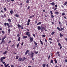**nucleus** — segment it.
<instances>
[{
  "label": "nucleus",
  "instance_id": "nucleus-15",
  "mask_svg": "<svg viewBox=\"0 0 67 67\" xmlns=\"http://www.w3.org/2000/svg\"><path fill=\"white\" fill-rule=\"evenodd\" d=\"M2 41L0 43V44H2L3 43H4L5 42V41H4V40H2Z\"/></svg>",
  "mask_w": 67,
  "mask_h": 67
},
{
  "label": "nucleus",
  "instance_id": "nucleus-26",
  "mask_svg": "<svg viewBox=\"0 0 67 67\" xmlns=\"http://www.w3.org/2000/svg\"><path fill=\"white\" fill-rule=\"evenodd\" d=\"M55 14H59V12H55Z\"/></svg>",
  "mask_w": 67,
  "mask_h": 67
},
{
  "label": "nucleus",
  "instance_id": "nucleus-61",
  "mask_svg": "<svg viewBox=\"0 0 67 67\" xmlns=\"http://www.w3.org/2000/svg\"><path fill=\"white\" fill-rule=\"evenodd\" d=\"M11 67H14V65H11Z\"/></svg>",
  "mask_w": 67,
  "mask_h": 67
},
{
  "label": "nucleus",
  "instance_id": "nucleus-44",
  "mask_svg": "<svg viewBox=\"0 0 67 67\" xmlns=\"http://www.w3.org/2000/svg\"><path fill=\"white\" fill-rule=\"evenodd\" d=\"M4 17H7V15H6V14H4Z\"/></svg>",
  "mask_w": 67,
  "mask_h": 67
},
{
  "label": "nucleus",
  "instance_id": "nucleus-3",
  "mask_svg": "<svg viewBox=\"0 0 67 67\" xmlns=\"http://www.w3.org/2000/svg\"><path fill=\"white\" fill-rule=\"evenodd\" d=\"M5 59V57H2L0 59L1 61H3L4 59Z\"/></svg>",
  "mask_w": 67,
  "mask_h": 67
},
{
  "label": "nucleus",
  "instance_id": "nucleus-25",
  "mask_svg": "<svg viewBox=\"0 0 67 67\" xmlns=\"http://www.w3.org/2000/svg\"><path fill=\"white\" fill-rule=\"evenodd\" d=\"M34 44H35V45H36L37 44V43H36V42H35L34 41Z\"/></svg>",
  "mask_w": 67,
  "mask_h": 67
},
{
  "label": "nucleus",
  "instance_id": "nucleus-24",
  "mask_svg": "<svg viewBox=\"0 0 67 67\" xmlns=\"http://www.w3.org/2000/svg\"><path fill=\"white\" fill-rule=\"evenodd\" d=\"M41 24V22H40L37 24V25H40V24Z\"/></svg>",
  "mask_w": 67,
  "mask_h": 67
},
{
  "label": "nucleus",
  "instance_id": "nucleus-28",
  "mask_svg": "<svg viewBox=\"0 0 67 67\" xmlns=\"http://www.w3.org/2000/svg\"><path fill=\"white\" fill-rule=\"evenodd\" d=\"M10 13L11 14H13V10H10Z\"/></svg>",
  "mask_w": 67,
  "mask_h": 67
},
{
  "label": "nucleus",
  "instance_id": "nucleus-36",
  "mask_svg": "<svg viewBox=\"0 0 67 67\" xmlns=\"http://www.w3.org/2000/svg\"><path fill=\"white\" fill-rule=\"evenodd\" d=\"M50 63H53V60H52L50 62Z\"/></svg>",
  "mask_w": 67,
  "mask_h": 67
},
{
  "label": "nucleus",
  "instance_id": "nucleus-9",
  "mask_svg": "<svg viewBox=\"0 0 67 67\" xmlns=\"http://www.w3.org/2000/svg\"><path fill=\"white\" fill-rule=\"evenodd\" d=\"M53 6H54L55 4L54 2H52L50 3Z\"/></svg>",
  "mask_w": 67,
  "mask_h": 67
},
{
  "label": "nucleus",
  "instance_id": "nucleus-57",
  "mask_svg": "<svg viewBox=\"0 0 67 67\" xmlns=\"http://www.w3.org/2000/svg\"><path fill=\"white\" fill-rule=\"evenodd\" d=\"M30 8V6H28L27 7V9H29Z\"/></svg>",
  "mask_w": 67,
  "mask_h": 67
},
{
  "label": "nucleus",
  "instance_id": "nucleus-2",
  "mask_svg": "<svg viewBox=\"0 0 67 67\" xmlns=\"http://www.w3.org/2000/svg\"><path fill=\"white\" fill-rule=\"evenodd\" d=\"M30 41V42H32L33 41V37H30L29 38Z\"/></svg>",
  "mask_w": 67,
  "mask_h": 67
},
{
  "label": "nucleus",
  "instance_id": "nucleus-8",
  "mask_svg": "<svg viewBox=\"0 0 67 67\" xmlns=\"http://www.w3.org/2000/svg\"><path fill=\"white\" fill-rule=\"evenodd\" d=\"M29 50H27L25 53V55H27V53H29Z\"/></svg>",
  "mask_w": 67,
  "mask_h": 67
},
{
  "label": "nucleus",
  "instance_id": "nucleus-62",
  "mask_svg": "<svg viewBox=\"0 0 67 67\" xmlns=\"http://www.w3.org/2000/svg\"><path fill=\"white\" fill-rule=\"evenodd\" d=\"M64 61L65 62H67V60L65 59Z\"/></svg>",
  "mask_w": 67,
  "mask_h": 67
},
{
  "label": "nucleus",
  "instance_id": "nucleus-63",
  "mask_svg": "<svg viewBox=\"0 0 67 67\" xmlns=\"http://www.w3.org/2000/svg\"><path fill=\"white\" fill-rule=\"evenodd\" d=\"M21 46H23V43L22 42L21 44Z\"/></svg>",
  "mask_w": 67,
  "mask_h": 67
},
{
  "label": "nucleus",
  "instance_id": "nucleus-29",
  "mask_svg": "<svg viewBox=\"0 0 67 67\" xmlns=\"http://www.w3.org/2000/svg\"><path fill=\"white\" fill-rule=\"evenodd\" d=\"M57 29L58 30V31H60V28L59 27H57Z\"/></svg>",
  "mask_w": 67,
  "mask_h": 67
},
{
  "label": "nucleus",
  "instance_id": "nucleus-35",
  "mask_svg": "<svg viewBox=\"0 0 67 67\" xmlns=\"http://www.w3.org/2000/svg\"><path fill=\"white\" fill-rule=\"evenodd\" d=\"M19 57V56L18 55L16 56V59H18Z\"/></svg>",
  "mask_w": 67,
  "mask_h": 67
},
{
  "label": "nucleus",
  "instance_id": "nucleus-33",
  "mask_svg": "<svg viewBox=\"0 0 67 67\" xmlns=\"http://www.w3.org/2000/svg\"><path fill=\"white\" fill-rule=\"evenodd\" d=\"M51 18H53V17H54V15H53V14L51 15Z\"/></svg>",
  "mask_w": 67,
  "mask_h": 67
},
{
  "label": "nucleus",
  "instance_id": "nucleus-6",
  "mask_svg": "<svg viewBox=\"0 0 67 67\" xmlns=\"http://www.w3.org/2000/svg\"><path fill=\"white\" fill-rule=\"evenodd\" d=\"M31 58H33L34 57V53H32L31 54Z\"/></svg>",
  "mask_w": 67,
  "mask_h": 67
},
{
  "label": "nucleus",
  "instance_id": "nucleus-1",
  "mask_svg": "<svg viewBox=\"0 0 67 67\" xmlns=\"http://www.w3.org/2000/svg\"><path fill=\"white\" fill-rule=\"evenodd\" d=\"M7 25V26H8V29H10V26H9V24L8 23H5L4 24V25L5 26H6Z\"/></svg>",
  "mask_w": 67,
  "mask_h": 67
},
{
  "label": "nucleus",
  "instance_id": "nucleus-37",
  "mask_svg": "<svg viewBox=\"0 0 67 67\" xmlns=\"http://www.w3.org/2000/svg\"><path fill=\"white\" fill-rule=\"evenodd\" d=\"M50 13H51V15L53 14V12H52V11L51 10L50 11Z\"/></svg>",
  "mask_w": 67,
  "mask_h": 67
},
{
  "label": "nucleus",
  "instance_id": "nucleus-50",
  "mask_svg": "<svg viewBox=\"0 0 67 67\" xmlns=\"http://www.w3.org/2000/svg\"><path fill=\"white\" fill-rule=\"evenodd\" d=\"M2 31V33H3V34H4V33L5 32H4V31Z\"/></svg>",
  "mask_w": 67,
  "mask_h": 67
},
{
  "label": "nucleus",
  "instance_id": "nucleus-54",
  "mask_svg": "<svg viewBox=\"0 0 67 67\" xmlns=\"http://www.w3.org/2000/svg\"><path fill=\"white\" fill-rule=\"evenodd\" d=\"M4 39H5L4 38V37H3V38H2V40H4Z\"/></svg>",
  "mask_w": 67,
  "mask_h": 67
},
{
  "label": "nucleus",
  "instance_id": "nucleus-4",
  "mask_svg": "<svg viewBox=\"0 0 67 67\" xmlns=\"http://www.w3.org/2000/svg\"><path fill=\"white\" fill-rule=\"evenodd\" d=\"M45 27H44L42 26L41 27V31H43L44 30H45Z\"/></svg>",
  "mask_w": 67,
  "mask_h": 67
},
{
  "label": "nucleus",
  "instance_id": "nucleus-48",
  "mask_svg": "<svg viewBox=\"0 0 67 67\" xmlns=\"http://www.w3.org/2000/svg\"><path fill=\"white\" fill-rule=\"evenodd\" d=\"M49 40H50V41H52V39L51 38H49Z\"/></svg>",
  "mask_w": 67,
  "mask_h": 67
},
{
  "label": "nucleus",
  "instance_id": "nucleus-42",
  "mask_svg": "<svg viewBox=\"0 0 67 67\" xmlns=\"http://www.w3.org/2000/svg\"><path fill=\"white\" fill-rule=\"evenodd\" d=\"M62 15H65V13H62Z\"/></svg>",
  "mask_w": 67,
  "mask_h": 67
},
{
  "label": "nucleus",
  "instance_id": "nucleus-21",
  "mask_svg": "<svg viewBox=\"0 0 67 67\" xmlns=\"http://www.w3.org/2000/svg\"><path fill=\"white\" fill-rule=\"evenodd\" d=\"M17 26L18 27H21V25H20V24H18L17 25Z\"/></svg>",
  "mask_w": 67,
  "mask_h": 67
},
{
  "label": "nucleus",
  "instance_id": "nucleus-13",
  "mask_svg": "<svg viewBox=\"0 0 67 67\" xmlns=\"http://www.w3.org/2000/svg\"><path fill=\"white\" fill-rule=\"evenodd\" d=\"M22 58H20L18 59V61L20 62V61H22Z\"/></svg>",
  "mask_w": 67,
  "mask_h": 67
},
{
  "label": "nucleus",
  "instance_id": "nucleus-59",
  "mask_svg": "<svg viewBox=\"0 0 67 67\" xmlns=\"http://www.w3.org/2000/svg\"><path fill=\"white\" fill-rule=\"evenodd\" d=\"M8 32H10L11 31V30H10V29H8Z\"/></svg>",
  "mask_w": 67,
  "mask_h": 67
},
{
  "label": "nucleus",
  "instance_id": "nucleus-58",
  "mask_svg": "<svg viewBox=\"0 0 67 67\" xmlns=\"http://www.w3.org/2000/svg\"><path fill=\"white\" fill-rule=\"evenodd\" d=\"M6 37H7V36H5L4 38L5 39V38Z\"/></svg>",
  "mask_w": 67,
  "mask_h": 67
},
{
  "label": "nucleus",
  "instance_id": "nucleus-16",
  "mask_svg": "<svg viewBox=\"0 0 67 67\" xmlns=\"http://www.w3.org/2000/svg\"><path fill=\"white\" fill-rule=\"evenodd\" d=\"M40 42L41 43V45H43V42H42V41L41 40H40Z\"/></svg>",
  "mask_w": 67,
  "mask_h": 67
},
{
  "label": "nucleus",
  "instance_id": "nucleus-56",
  "mask_svg": "<svg viewBox=\"0 0 67 67\" xmlns=\"http://www.w3.org/2000/svg\"><path fill=\"white\" fill-rule=\"evenodd\" d=\"M58 45L59 46H61V44H60V43H58Z\"/></svg>",
  "mask_w": 67,
  "mask_h": 67
},
{
  "label": "nucleus",
  "instance_id": "nucleus-39",
  "mask_svg": "<svg viewBox=\"0 0 67 67\" xmlns=\"http://www.w3.org/2000/svg\"><path fill=\"white\" fill-rule=\"evenodd\" d=\"M9 64H8L7 65H5V67H8V66H9Z\"/></svg>",
  "mask_w": 67,
  "mask_h": 67
},
{
  "label": "nucleus",
  "instance_id": "nucleus-53",
  "mask_svg": "<svg viewBox=\"0 0 67 67\" xmlns=\"http://www.w3.org/2000/svg\"><path fill=\"white\" fill-rule=\"evenodd\" d=\"M62 47H62V46H60V49H62Z\"/></svg>",
  "mask_w": 67,
  "mask_h": 67
},
{
  "label": "nucleus",
  "instance_id": "nucleus-46",
  "mask_svg": "<svg viewBox=\"0 0 67 67\" xmlns=\"http://www.w3.org/2000/svg\"><path fill=\"white\" fill-rule=\"evenodd\" d=\"M17 37H19L20 36V35L19 34H18V35H17Z\"/></svg>",
  "mask_w": 67,
  "mask_h": 67
},
{
  "label": "nucleus",
  "instance_id": "nucleus-31",
  "mask_svg": "<svg viewBox=\"0 0 67 67\" xmlns=\"http://www.w3.org/2000/svg\"><path fill=\"white\" fill-rule=\"evenodd\" d=\"M29 33V31L27 32L26 33V35L27 36L28 35V34Z\"/></svg>",
  "mask_w": 67,
  "mask_h": 67
},
{
  "label": "nucleus",
  "instance_id": "nucleus-34",
  "mask_svg": "<svg viewBox=\"0 0 67 67\" xmlns=\"http://www.w3.org/2000/svg\"><path fill=\"white\" fill-rule=\"evenodd\" d=\"M60 31H62V30H64V28H61L60 29Z\"/></svg>",
  "mask_w": 67,
  "mask_h": 67
},
{
  "label": "nucleus",
  "instance_id": "nucleus-64",
  "mask_svg": "<svg viewBox=\"0 0 67 67\" xmlns=\"http://www.w3.org/2000/svg\"><path fill=\"white\" fill-rule=\"evenodd\" d=\"M47 67H48V64H47L46 65Z\"/></svg>",
  "mask_w": 67,
  "mask_h": 67
},
{
  "label": "nucleus",
  "instance_id": "nucleus-22",
  "mask_svg": "<svg viewBox=\"0 0 67 67\" xmlns=\"http://www.w3.org/2000/svg\"><path fill=\"white\" fill-rule=\"evenodd\" d=\"M60 37H62V36H63V35L61 33H60Z\"/></svg>",
  "mask_w": 67,
  "mask_h": 67
},
{
  "label": "nucleus",
  "instance_id": "nucleus-19",
  "mask_svg": "<svg viewBox=\"0 0 67 67\" xmlns=\"http://www.w3.org/2000/svg\"><path fill=\"white\" fill-rule=\"evenodd\" d=\"M30 2V0H27L26 1V3H29Z\"/></svg>",
  "mask_w": 67,
  "mask_h": 67
},
{
  "label": "nucleus",
  "instance_id": "nucleus-38",
  "mask_svg": "<svg viewBox=\"0 0 67 67\" xmlns=\"http://www.w3.org/2000/svg\"><path fill=\"white\" fill-rule=\"evenodd\" d=\"M56 40L57 41V42L58 43H59V40H58V39H57Z\"/></svg>",
  "mask_w": 67,
  "mask_h": 67
},
{
  "label": "nucleus",
  "instance_id": "nucleus-5",
  "mask_svg": "<svg viewBox=\"0 0 67 67\" xmlns=\"http://www.w3.org/2000/svg\"><path fill=\"white\" fill-rule=\"evenodd\" d=\"M30 21H31L30 20V19H28L27 22V25H29L30 24Z\"/></svg>",
  "mask_w": 67,
  "mask_h": 67
},
{
  "label": "nucleus",
  "instance_id": "nucleus-30",
  "mask_svg": "<svg viewBox=\"0 0 67 67\" xmlns=\"http://www.w3.org/2000/svg\"><path fill=\"white\" fill-rule=\"evenodd\" d=\"M55 34V32L53 31L51 33V35H54Z\"/></svg>",
  "mask_w": 67,
  "mask_h": 67
},
{
  "label": "nucleus",
  "instance_id": "nucleus-10",
  "mask_svg": "<svg viewBox=\"0 0 67 67\" xmlns=\"http://www.w3.org/2000/svg\"><path fill=\"white\" fill-rule=\"evenodd\" d=\"M7 53H8V51H6L3 52V54H4V55H5V54H6Z\"/></svg>",
  "mask_w": 67,
  "mask_h": 67
},
{
  "label": "nucleus",
  "instance_id": "nucleus-52",
  "mask_svg": "<svg viewBox=\"0 0 67 67\" xmlns=\"http://www.w3.org/2000/svg\"><path fill=\"white\" fill-rule=\"evenodd\" d=\"M2 63H3V64H5V62H4L3 61H2L1 62Z\"/></svg>",
  "mask_w": 67,
  "mask_h": 67
},
{
  "label": "nucleus",
  "instance_id": "nucleus-40",
  "mask_svg": "<svg viewBox=\"0 0 67 67\" xmlns=\"http://www.w3.org/2000/svg\"><path fill=\"white\" fill-rule=\"evenodd\" d=\"M4 10H5V11H7V9H6V8H4Z\"/></svg>",
  "mask_w": 67,
  "mask_h": 67
},
{
  "label": "nucleus",
  "instance_id": "nucleus-7",
  "mask_svg": "<svg viewBox=\"0 0 67 67\" xmlns=\"http://www.w3.org/2000/svg\"><path fill=\"white\" fill-rule=\"evenodd\" d=\"M37 29L38 30H39V31H40L41 29V26H38L37 28Z\"/></svg>",
  "mask_w": 67,
  "mask_h": 67
},
{
  "label": "nucleus",
  "instance_id": "nucleus-51",
  "mask_svg": "<svg viewBox=\"0 0 67 67\" xmlns=\"http://www.w3.org/2000/svg\"><path fill=\"white\" fill-rule=\"evenodd\" d=\"M57 9V7H56L55 9H54V11H55V10H56Z\"/></svg>",
  "mask_w": 67,
  "mask_h": 67
},
{
  "label": "nucleus",
  "instance_id": "nucleus-60",
  "mask_svg": "<svg viewBox=\"0 0 67 67\" xmlns=\"http://www.w3.org/2000/svg\"><path fill=\"white\" fill-rule=\"evenodd\" d=\"M33 36L34 37H35V34H33Z\"/></svg>",
  "mask_w": 67,
  "mask_h": 67
},
{
  "label": "nucleus",
  "instance_id": "nucleus-17",
  "mask_svg": "<svg viewBox=\"0 0 67 67\" xmlns=\"http://www.w3.org/2000/svg\"><path fill=\"white\" fill-rule=\"evenodd\" d=\"M25 59H26V58H25V57H24L22 59V61H24V60H25Z\"/></svg>",
  "mask_w": 67,
  "mask_h": 67
},
{
  "label": "nucleus",
  "instance_id": "nucleus-14",
  "mask_svg": "<svg viewBox=\"0 0 67 67\" xmlns=\"http://www.w3.org/2000/svg\"><path fill=\"white\" fill-rule=\"evenodd\" d=\"M23 38H27V36H25L23 37Z\"/></svg>",
  "mask_w": 67,
  "mask_h": 67
},
{
  "label": "nucleus",
  "instance_id": "nucleus-20",
  "mask_svg": "<svg viewBox=\"0 0 67 67\" xmlns=\"http://www.w3.org/2000/svg\"><path fill=\"white\" fill-rule=\"evenodd\" d=\"M54 61L55 62V64H57V60L56 59H55L54 60Z\"/></svg>",
  "mask_w": 67,
  "mask_h": 67
},
{
  "label": "nucleus",
  "instance_id": "nucleus-49",
  "mask_svg": "<svg viewBox=\"0 0 67 67\" xmlns=\"http://www.w3.org/2000/svg\"><path fill=\"white\" fill-rule=\"evenodd\" d=\"M35 54H37V53H38V51L36 52V51L35 52Z\"/></svg>",
  "mask_w": 67,
  "mask_h": 67
},
{
  "label": "nucleus",
  "instance_id": "nucleus-12",
  "mask_svg": "<svg viewBox=\"0 0 67 67\" xmlns=\"http://www.w3.org/2000/svg\"><path fill=\"white\" fill-rule=\"evenodd\" d=\"M34 15H32L30 16L29 18V19H31V18H34Z\"/></svg>",
  "mask_w": 67,
  "mask_h": 67
},
{
  "label": "nucleus",
  "instance_id": "nucleus-32",
  "mask_svg": "<svg viewBox=\"0 0 67 67\" xmlns=\"http://www.w3.org/2000/svg\"><path fill=\"white\" fill-rule=\"evenodd\" d=\"M46 64H44L43 65H42V67H45V65Z\"/></svg>",
  "mask_w": 67,
  "mask_h": 67
},
{
  "label": "nucleus",
  "instance_id": "nucleus-27",
  "mask_svg": "<svg viewBox=\"0 0 67 67\" xmlns=\"http://www.w3.org/2000/svg\"><path fill=\"white\" fill-rule=\"evenodd\" d=\"M67 4V2H65L64 3V5H66V4Z\"/></svg>",
  "mask_w": 67,
  "mask_h": 67
},
{
  "label": "nucleus",
  "instance_id": "nucleus-45",
  "mask_svg": "<svg viewBox=\"0 0 67 67\" xmlns=\"http://www.w3.org/2000/svg\"><path fill=\"white\" fill-rule=\"evenodd\" d=\"M42 36L43 37H45V35H42Z\"/></svg>",
  "mask_w": 67,
  "mask_h": 67
},
{
  "label": "nucleus",
  "instance_id": "nucleus-55",
  "mask_svg": "<svg viewBox=\"0 0 67 67\" xmlns=\"http://www.w3.org/2000/svg\"><path fill=\"white\" fill-rule=\"evenodd\" d=\"M21 30H23V27H22V26L21 27Z\"/></svg>",
  "mask_w": 67,
  "mask_h": 67
},
{
  "label": "nucleus",
  "instance_id": "nucleus-43",
  "mask_svg": "<svg viewBox=\"0 0 67 67\" xmlns=\"http://www.w3.org/2000/svg\"><path fill=\"white\" fill-rule=\"evenodd\" d=\"M11 41L9 40V42H8V44H9V43H11Z\"/></svg>",
  "mask_w": 67,
  "mask_h": 67
},
{
  "label": "nucleus",
  "instance_id": "nucleus-18",
  "mask_svg": "<svg viewBox=\"0 0 67 67\" xmlns=\"http://www.w3.org/2000/svg\"><path fill=\"white\" fill-rule=\"evenodd\" d=\"M20 38H21V37H19L18 38V42L19 41H20Z\"/></svg>",
  "mask_w": 67,
  "mask_h": 67
},
{
  "label": "nucleus",
  "instance_id": "nucleus-23",
  "mask_svg": "<svg viewBox=\"0 0 67 67\" xmlns=\"http://www.w3.org/2000/svg\"><path fill=\"white\" fill-rule=\"evenodd\" d=\"M15 16H16V17H17L18 18V17H19V15L18 14H16L15 15Z\"/></svg>",
  "mask_w": 67,
  "mask_h": 67
},
{
  "label": "nucleus",
  "instance_id": "nucleus-41",
  "mask_svg": "<svg viewBox=\"0 0 67 67\" xmlns=\"http://www.w3.org/2000/svg\"><path fill=\"white\" fill-rule=\"evenodd\" d=\"M19 43H18L17 46V48H18V47H19Z\"/></svg>",
  "mask_w": 67,
  "mask_h": 67
},
{
  "label": "nucleus",
  "instance_id": "nucleus-11",
  "mask_svg": "<svg viewBox=\"0 0 67 67\" xmlns=\"http://www.w3.org/2000/svg\"><path fill=\"white\" fill-rule=\"evenodd\" d=\"M8 21L9 23H11V20L10 19H8Z\"/></svg>",
  "mask_w": 67,
  "mask_h": 67
},
{
  "label": "nucleus",
  "instance_id": "nucleus-47",
  "mask_svg": "<svg viewBox=\"0 0 67 67\" xmlns=\"http://www.w3.org/2000/svg\"><path fill=\"white\" fill-rule=\"evenodd\" d=\"M50 58V55H49L48 56V60L49 59V58Z\"/></svg>",
  "mask_w": 67,
  "mask_h": 67
}]
</instances>
